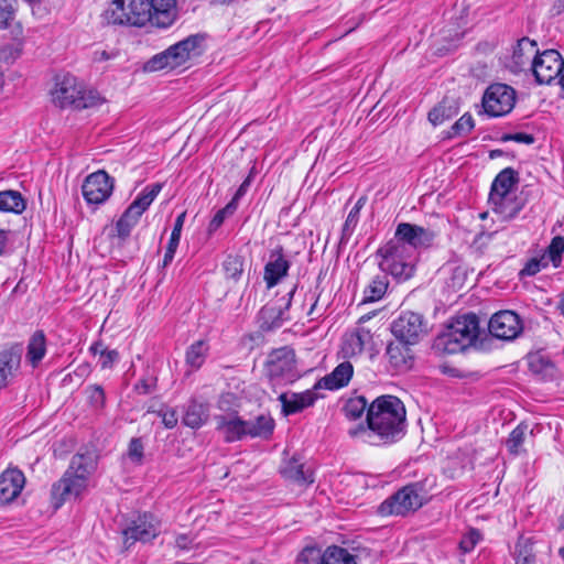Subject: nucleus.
Wrapping results in <instances>:
<instances>
[{
  "mask_svg": "<svg viewBox=\"0 0 564 564\" xmlns=\"http://www.w3.org/2000/svg\"><path fill=\"white\" fill-rule=\"evenodd\" d=\"M564 69V59L555 50L536 53L530 72L539 85L551 84Z\"/></svg>",
  "mask_w": 564,
  "mask_h": 564,
  "instance_id": "12",
  "label": "nucleus"
},
{
  "mask_svg": "<svg viewBox=\"0 0 564 564\" xmlns=\"http://www.w3.org/2000/svg\"><path fill=\"white\" fill-rule=\"evenodd\" d=\"M19 367V358L9 350L0 351V389L8 384L13 370Z\"/></svg>",
  "mask_w": 564,
  "mask_h": 564,
  "instance_id": "38",
  "label": "nucleus"
},
{
  "mask_svg": "<svg viewBox=\"0 0 564 564\" xmlns=\"http://www.w3.org/2000/svg\"><path fill=\"white\" fill-rule=\"evenodd\" d=\"M423 496L417 485H408L387 498L379 507L378 513L382 517L406 516L423 506Z\"/></svg>",
  "mask_w": 564,
  "mask_h": 564,
  "instance_id": "7",
  "label": "nucleus"
},
{
  "mask_svg": "<svg viewBox=\"0 0 564 564\" xmlns=\"http://www.w3.org/2000/svg\"><path fill=\"white\" fill-rule=\"evenodd\" d=\"M46 352V341L44 333L39 330L33 334L28 345V358L32 366H36Z\"/></svg>",
  "mask_w": 564,
  "mask_h": 564,
  "instance_id": "37",
  "label": "nucleus"
},
{
  "mask_svg": "<svg viewBox=\"0 0 564 564\" xmlns=\"http://www.w3.org/2000/svg\"><path fill=\"white\" fill-rule=\"evenodd\" d=\"M274 420L267 414H261L253 420L246 421V436L268 440L274 430Z\"/></svg>",
  "mask_w": 564,
  "mask_h": 564,
  "instance_id": "31",
  "label": "nucleus"
},
{
  "mask_svg": "<svg viewBox=\"0 0 564 564\" xmlns=\"http://www.w3.org/2000/svg\"><path fill=\"white\" fill-rule=\"evenodd\" d=\"M251 181H252V172H250V174L247 176V178L241 183V185L235 193L234 197L229 202V203H234L236 208H238L239 200L245 196V194L249 189Z\"/></svg>",
  "mask_w": 564,
  "mask_h": 564,
  "instance_id": "60",
  "label": "nucleus"
},
{
  "mask_svg": "<svg viewBox=\"0 0 564 564\" xmlns=\"http://www.w3.org/2000/svg\"><path fill=\"white\" fill-rule=\"evenodd\" d=\"M128 456L132 462L141 464L143 458V444L139 438H132L130 441Z\"/></svg>",
  "mask_w": 564,
  "mask_h": 564,
  "instance_id": "56",
  "label": "nucleus"
},
{
  "mask_svg": "<svg viewBox=\"0 0 564 564\" xmlns=\"http://www.w3.org/2000/svg\"><path fill=\"white\" fill-rule=\"evenodd\" d=\"M538 50L535 41L528 37L519 40L508 63L509 69L512 73L530 70Z\"/></svg>",
  "mask_w": 564,
  "mask_h": 564,
  "instance_id": "17",
  "label": "nucleus"
},
{
  "mask_svg": "<svg viewBox=\"0 0 564 564\" xmlns=\"http://www.w3.org/2000/svg\"><path fill=\"white\" fill-rule=\"evenodd\" d=\"M176 249L177 248L170 247V246L166 247L165 254L163 258V267H166L172 262V260L175 256Z\"/></svg>",
  "mask_w": 564,
  "mask_h": 564,
  "instance_id": "64",
  "label": "nucleus"
},
{
  "mask_svg": "<svg viewBox=\"0 0 564 564\" xmlns=\"http://www.w3.org/2000/svg\"><path fill=\"white\" fill-rule=\"evenodd\" d=\"M489 203L492 212L503 221L514 218L522 208L521 204L511 195L489 199Z\"/></svg>",
  "mask_w": 564,
  "mask_h": 564,
  "instance_id": "30",
  "label": "nucleus"
},
{
  "mask_svg": "<svg viewBox=\"0 0 564 564\" xmlns=\"http://www.w3.org/2000/svg\"><path fill=\"white\" fill-rule=\"evenodd\" d=\"M52 100L61 108L73 107L78 110L94 108L104 102L97 90L86 88L83 82L70 74L55 77Z\"/></svg>",
  "mask_w": 564,
  "mask_h": 564,
  "instance_id": "2",
  "label": "nucleus"
},
{
  "mask_svg": "<svg viewBox=\"0 0 564 564\" xmlns=\"http://www.w3.org/2000/svg\"><path fill=\"white\" fill-rule=\"evenodd\" d=\"M191 539L186 534H180L175 539V545L180 550H189Z\"/></svg>",
  "mask_w": 564,
  "mask_h": 564,
  "instance_id": "63",
  "label": "nucleus"
},
{
  "mask_svg": "<svg viewBox=\"0 0 564 564\" xmlns=\"http://www.w3.org/2000/svg\"><path fill=\"white\" fill-rule=\"evenodd\" d=\"M474 119L471 115L464 113L453 126L449 137L465 135L474 129Z\"/></svg>",
  "mask_w": 564,
  "mask_h": 564,
  "instance_id": "49",
  "label": "nucleus"
},
{
  "mask_svg": "<svg viewBox=\"0 0 564 564\" xmlns=\"http://www.w3.org/2000/svg\"><path fill=\"white\" fill-rule=\"evenodd\" d=\"M411 344L397 339L387 346L386 356L392 368L404 371L412 366Z\"/></svg>",
  "mask_w": 564,
  "mask_h": 564,
  "instance_id": "22",
  "label": "nucleus"
},
{
  "mask_svg": "<svg viewBox=\"0 0 564 564\" xmlns=\"http://www.w3.org/2000/svg\"><path fill=\"white\" fill-rule=\"evenodd\" d=\"M17 0L0 1V26H8L9 22L14 18Z\"/></svg>",
  "mask_w": 564,
  "mask_h": 564,
  "instance_id": "51",
  "label": "nucleus"
},
{
  "mask_svg": "<svg viewBox=\"0 0 564 564\" xmlns=\"http://www.w3.org/2000/svg\"><path fill=\"white\" fill-rule=\"evenodd\" d=\"M391 332L397 339L414 345L427 333V325L422 314L408 311L393 321Z\"/></svg>",
  "mask_w": 564,
  "mask_h": 564,
  "instance_id": "11",
  "label": "nucleus"
},
{
  "mask_svg": "<svg viewBox=\"0 0 564 564\" xmlns=\"http://www.w3.org/2000/svg\"><path fill=\"white\" fill-rule=\"evenodd\" d=\"M202 35H189L186 39L171 45L165 51L152 56L144 65L147 72H158L164 68H176L186 62L200 55Z\"/></svg>",
  "mask_w": 564,
  "mask_h": 564,
  "instance_id": "4",
  "label": "nucleus"
},
{
  "mask_svg": "<svg viewBox=\"0 0 564 564\" xmlns=\"http://www.w3.org/2000/svg\"><path fill=\"white\" fill-rule=\"evenodd\" d=\"M226 276L235 281L239 280L243 272V261L239 256H228L224 262Z\"/></svg>",
  "mask_w": 564,
  "mask_h": 564,
  "instance_id": "46",
  "label": "nucleus"
},
{
  "mask_svg": "<svg viewBox=\"0 0 564 564\" xmlns=\"http://www.w3.org/2000/svg\"><path fill=\"white\" fill-rule=\"evenodd\" d=\"M267 375L274 384L293 383L300 378L295 354L291 348L282 347L273 350L267 361Z\"/></svg>",
  "mask_w": 564,
  "mask_h": 564,
  "instance_id": "6",
  "label": "nucleus"
},
{
  "mask_svg": "<svg viewBox=\"0 0 564 564\" xmlns=\"http://www.w3.org/2000/svg\"><path fill=\"white\" fill-rule=\"evenodd\" d=\"M26 207L25 199L17 191L0 192V212L22 214Z\"/></svg>",
  "mask_w": 564,
  "mask_h": 564,
  "instance_id": "35",
  "label": "nucleus"
},
{
  "mask_svg": "<svg viewBox=\"0 0 564 564\" xmlns=\"http://www.w3.org/2000/svg\"><path fill=\"white\" fill-rule=\"evenodd\" d=\"M368 401L362 395L349 398L344 405V413L350 420H357L362 416L365 411H368Z\"/></svg>",
  "mask_w": 564,
  "mask_h": 564,
  "instance_id": "41",
  "label": "nucleus"
},
{
  "mask_svg": "<svg viewBox=\"0 0 564 564\" xmlns=\"http://www.w3.org/2000/svg\"><path fill=\"white\" fill-rule=\"evenodd\" d=\"M232 400H234V394H231V393L221 394L217 402L218 409L221 411L229 410L230 405L232 403Z\"/></svg>",
  "mask_w": 564,
  "mask_h": 564,
  "instance_id": "62",
  "label": "nucleus"
},
{
  "mask_svg": "<svg viewBox=\"0 0 564 564\" xmlns=\"http://www.w3.org/2000/svg\"><path fill=\"white\" fill-rule=\"evenodd\" d=\"M564 252V238L561 236H555L551 243L549 245L544 256L547 261H552L555 267L558 265L561 261L562 253Z\"/></svg>",
  "mask_w": 564,
  "mask_h": 564,
  "instance_id": "47",
  "label": "nucleus"
},
{
  "mask_svg": "<svg viewBox=\"0 0 564 564\" xmlns=\"http://www.w3.org/2000/svg\"><path fill=\"white\" fill-rule=\"evenodd\" d=\"M144 3V25L150 23L159 29L170 28L176 20V0H142Z\"/></svg>",
  "mask_w": 564,
  "mask_h": 564,
  "instance_id": "14",
  "label": "nucleus"
},
{
  "mask_svg": "<svg viewBox=\"0 0 564 564\" xmlns=\"http://www.w3.org/2000/svg\"><path fill=\"white\" fill-rule=\"evenodd\" d=\"M478 334L479 321L476 314L457 316L437 336L434 347L449 355L458 354L470 347L477 340Z\"/></svg>",
  "mask_w": 564,
  "mask_h": 564,
  "instance_id": "3",
  "label": "nucleus"
},
{
  "mask_svg": "<svg viewBox=\"0 0 564 564\" xmlns=\"http://www.w3.org/2000/svg\"><path fill=\"white\" fill-rule=\"evenodd\" d=\"M547 263L549 261L544 254L541 258H532L525 263L520 274L527 276L535 275L542 269L546 268Z\"/></svg>",
  "mask_w": 564,
  "mask_h": 564,
  "instance_id": "52",
  "label": "nucleus"
},
{
  "mask_svg": "<svg viewBox=\"0 0 564 564\" xmlns=\"http://www.w3.org/2000/svg\"><path fill=\"white\" fill-rule=\"evenodd\" d=\"M296 564H324V552L314 545L305 546L297 555Z\"/></svg>",
  "mask_w": 564,
  "mask_h": 564,
  "instance_id": "44",
  "label": "nucleus"
},
{
  "mask_svg": "<svg viewBox=\"0 0 564 564\" xmlns=\"http://www.w3.org/2000/svg\"><path fill=\"white\" fill-rule=\"evenodd\" d=\"M113 0L105 10L102 17L108 24L115 25H144V3L142 0Z\"/></svg>",
  "mask_w": 564,
  "mask_h": 564,
  "instance_id": "8",
  "label": "nucleus"
},
{
  "mask_svg": "<svg viewBox=\"0 0 564 564\" xmlns=\"http://www.w3.org/2000/svg\"><path fill=\"white\" fill-rule=\"evenodd\" d=\"M113 191V180L105 172L97 171L89 174L83 185V196L88 204L99 205L105 203Z\"/></svg>",
  "mask_w": 564,
  "mask_h": 564,
  "instance_id": "15",
  "label": "nucleus"
},
{
  "mask_svg": "<svg viewBox=\"0 0 564 564\" xmlns=\"http://www.w3.org/2000/svg\"><path fill=\"white\" fill-rule=\"evenodd\" d=\"M528 430L527 425L519 424L516 429H513L506 441V446L510 454L518 455L521 451L525 438V432Z\"/></svg>",
  "mask_w": 564,
  "mask_h": 564,
  "instance_id": "43",
  "label": "nucleus"
},
{
  "mask_svg": "<svg viewBox=\"0 0 564 564\" xmlns=\"http://www.w3.org/2000/svg\"><path fill=\"white\" fill-rule=\"evenodd\" d=\"M435 232L429 228L410 223H400L397 226L394 237L395 243H400L419 257L421 249H427L435 239Z\"/></svg>",
  "mask_w": 564,
  "mask_h": 564,
  "instance_id": "10",
  "label": "nucleus"
},
{
  "mask_svg": "<svg viewBox=\"0 0 564 564\" xmlns=\"http://www.w3.org/2000/svg\"><path fill=\"white\" fill-rule=\"evenodd\" d=\"M354 375V367L349 361L340 362L330 373L322 378L316 387L327 390H337L346 387Z\"/></svg>",
  "mask_w": 564,
  "mask_h": 564,
  "instance_id": "23",
  "label": "nucleus"
},
{
  "mask_svg": "<svg viewBox=\"0 0 564 564\" xmlns=\"http://www.w3.org/2000/svg\"><path fill=\"white\" fill-rule=\"evenodd\" d=\"M490 334L502 340L517 338L523 329L518 314L512 311H500L492 315L488 325Z\"/></svg>",
  "mask_w": 564,
  "mask_h": 564,
  "instance_id": "16",
  "label": "nucleus"
},
{
  "mask_svg": "<svg viewBox=\"0 0 564 564\" xmlns=\"http://www.w3.org/2000/svg\"><path fill=\"white\" fill-rule=\"evenodd\" d=\"M140 215L132 209L127 208L122 216L116 223L117 235L121 239L130 236L132 228L138 224Z\"/></svg>",
  "mask_w": 564,
  "mask_h": 564,
  "instance_id": "40",
  "label": "nucleus"
},
{
  "mask_svg": "<svg viewBox=\"0 0 564 564\" xmlns=\"http://www.w3.org/2000/svg\"><path fill=\"white\" fill-rule=\"evenodd\" d=\"M366 202H367L366 196L359 197V199L356 202L355 206L349 212V214L345 220V224L343 226V236L344 237H349L352 234V231L355 230V228L358 224V220H359L360 210L365 206Z\"/></svg>",
  "mask_w": 564,
  "mask_h": 564,
  "instance_id": "42",
  "label": "nucleus"
},
{
  "mask_svg": "<svg viewBox=\"0 0 564 564\" xmlns=\"http://www.w3.org/2000/svg\"><path fill=\"white\" fill-rule=\"evenodd\" d=\"M518 183V174L512 167H506L494 180L489 199L511 195L512 187Z\"/></svg>",
  "mask_w": 564,
  "mask_h": 564,
  "instance_id": "27",
  "label": "nucleus"
},
{
  "mask_svg": "<svg viewBox=\"0 0 564 564\" xmlns=\"http://www.w3.org/2000/svg\"><path fill=\"white\" fill-rule=\"evenodd\" d=\"M459 112V104L457 99L445 97L429 112V120L433 126H440L451 120Z\"/></svg>",
  "mask_w": 564,
  "mask_h": 564,
  "instance_id": "28",
  "label": "nucleus"
},
{
  "mask_svg": "<svg viewBox=\"0 0 564 564\" xmlns=\"http://www.w3.org/2000/svg\"><path fill=\"white\" fill-rule=\"evenodd\" d=\"M295 291H296V285H294V286L292 288V290L288 293V295H286L288 297L285 299L284 306H283V307H280V310H279V318H280L281 321H286V319H289V317H285V316H284V311H288V310L290 308V306H291V302H292V297H293V295H294Z\"/></svg>",
  "mask_w": 564,
  "mask_h": 564,
  "instance_id": "61",
  "label": "nucleus"
},
{
  "mask_svg": "<svg viewBox=\"0 0 564 564\" xmlns=\"http://www.w3.org/2000/svg\"><path fill=\"white\" fill-rule=\"evenodd\" d=\"M372 339L370 330L359 327L344 338L341 351L345 357H354L362 352L365 346Z\"/></svg>",
  "mask_w": 564,
  "mask_h": 564,
  "instance_id": "26",
  "label": "nucleus"
},
{
  "mask_svg": "<svg viewBox=\"0 0 564 564\" xmlns=\"http://www.w3.org/2000/svg\"><path fill=\"white\" fill-rule=\"evenodd\" d=\"M159 415L162 419V423L166 429H173L178 422L176 411L174 409H162L159 411Z\"/></svg>",
  "mask_w": 564,
  "mask_h": 564,
  "instance_id": "58",
  "label": "nucleus"
},
{
  "mask_svg": "<svg viewBox=\"0 0 564 564\" xmlns=\"http://www.w3.org/2000/svg\"><path fill=\"white\" fill-rule=\"evenodd\" d=\"M87 481L83 475H77L73 469L65 471L64 476L53 485V496L65 501L70 497H78L87 487Z\"/></svg>",
  "mask_w": 564,
  "mask_h": 564,
  "instance_id": "18",
  "label": "nucleus"
},
{
  "mask_svg": "<svg viewBox=\"0 0 564 564\" xmlns=\"http://www.w3.org/2000/svg\"><path fill=\"white\" fill-rule=\"evenodd\" d=\"M516 104V90L506 84L490 85L482 96V107L490 117H502L509 113Z\"/></svg>",
  "mask_w": 564,
  "mask_h": 564,
  "instance_id": "9",
  "label": "nucleus"
},
{
  "mask_svg": "<svg viewBox=\"0 0 564 564\" xmlns=\"http://www.w3.org/2000/svg\"><path fill=\"white\" fill-rule=\"evenodd\" d=\"M208 405L191 400L185 408L183 423L191 429L202 427L208 420Z\"/></svg>",
  "mask_w": 564,
  "mask_h": 564,
  "instance_id": "29",
  "label": "nucleus"
},
{
  "mask_svg": "<svg viewBox=\"0 0 564 564\" xmlns=\"http://www.w3.org/2000/svg\"><path fill=\"white\" fill-rule=\"evenodd\" d=\"M479 539V532L473 529L462 538L459 542V549L462 550L463 553H468L474 550Z\"/></svg>",
  "mask_w": 564,
  "mask_h": 564,
  "instance_id": "53",
  "label": "nucleus"
},
{
  "mask_svg": "<svg viewBox=\"0 0 564 564\" xmlns=\"http://www.w3.org/2000/svg\"><path fill=\"white\" fill-rule=\"evenodd\" d=\"M503 141H514L518 143H524V144H532L534 142V137L530 133L525 132H516V133H509L505 134L502 137Z\"/></svg>",
  "mask_w": 564,
  "mask_h": 564,
  "instance_id": "59",
  "label": "nucleus"
},
{
  "mask_svg": "<svg viewBox=\"0 0 564 564\" xmlns=\"http://www.w3.org/2000/svg\"><path fill=\"white\" fill-rule=\"evenodd\" d=\"M162 189V185L159 183L147 186L138 195V197L129 205L128 208L132 209L140 216L149 208L155 197Z\"/></svg>",
  "mask_w": 564,
  "mask_h": 564,
  "instance_id": "36",
  "label": "nucleus"
},
{
  "mask_svg": "<svg viewBox=\"0 0 564 564\" xmlns=\"http://www.w3.org/2000/svg\"><path fill=\"white\" fill-rule=\"evenodd\" d=\"M516 564H535L532 545L528 540L520 539L516 546Z\"/></svg>",
  "mask_w": 564,
  "mask_h": 564,
  "instance_id": "45",
  "label": "nucleus"
},
{
  "mask_svg": "<svg viewBox=\"0 0 564 564\" xmlns=\"http://www.w3.org/2000/svg\"><path fill=\"white\" fill-rule=\"evenodd\" d=\"M184 220H185V213H182L175 219L174 227H173L167 246L174 247V248L178 247Z\"/></svg>",
  "mask_w": 564,
  "mask_h": 564,
  "instance_id": "55",
  "label": "nucleus"
},
{
  "mask_svg": "<svg viewBox=\"0 0 564 564\" xmlns=\"http://www.w3.org/2000/svg\"><path fill=\"white\" fill-rule=\"evenodd\" d=\"M324 564H357L354 555L340 546H328L324 552Z\"/></svg>",
  "mask_w": 564,
  "mask_h": 564,
  "instance_id": "39",
  "label": "nucleus"
},
{
  "mask_svg": "<svg viewBox=\"0 0 564 564\" xmlns=\"http://www.w3.org/2000/svg\"><path fill=\"white\" fill-rule=\"evenodd\" d=\"M377 257L380 258V270L389 272L394 278L408 280L414 273L417 256L402 245L395 243L393 238L378 249Z\"/></svg>",
  "mask_w": 564,
  "mask_h": 564,
  "instance_id": "5",
  "label": "nucleus"
},
{
  "mask_svg": "<svg viewBox=\"0 0 564 564\" xmlns=\"http://www.w3.org/2000/svg\"><path fill=\"white\" fill-rule=\"evenodd\" d=\"M237 208L234 203H228L224 208L219 209L208 225V232L216 231L225 221L227 216L232 215Z\"/></svg>",
  "mask_w": 564,
  "mask_h": 564,
  "instance_id": "50",
  "label": "nucleus"
},
{
  "mask_svg": "<svg viewBox=\"0 0 564 564\" xmlns=\"http://www.w3.org/2000/svg\"><path fill=\"white\" fill-rule=\"evenodd\" d=\"M209 351V345L206 340L199 339L197 341H194L187 349L185 354V362L188 367H191L194 370L199 369Z\"/></svg>",
  "mask_w": 564,
  "mask_h": 564,
  "instance_id": "34",
  "label": "nucleus"
},
{
  "mask_svg": "<svg viewBox=\"0 0 564 564\" xmlns=\"http://www.w3.org/2000/svg\"><path fill=\"white\" fill-rule=\"evenodd\" d=\"M88 398L95 408H102L105 404V392L100 386H90L88 388Z\"/></svg>",
  "mask_w": 564,
  "mask_h": 564,
  "instance_id": "57",
  "label": "nucleus"
},
{
  "mask_svg": "<svg viewBox=\"0 0 564 564\" xmlns=\"http://www.w3.org/2000/svg\"><path fill=\"white\" fill-rule=\"evenodd\" d=\"M119 359V352L116 349H101L98 362L102 369L111 368Z\"/></svg>",
  "mask_w": 564,
  "mask_h": 564,
  "instance_id": "54",
  "label": "nucleus"
},
{
  "mask_svg": "<svg viewBox=\"0 0 564 564\" xmlns=\"http://www.w3.org/2000/svg\"><path fill=\"white\" fill-rule=\"evenodd\" d=\"M290 269V262L284 258L281 251L272 253L269 262L264 267L263 279L268 289L275 286L284 278Z\"/></svg>",
  "mask_w": 564,
  "mask_h": 564,
  "instance_id": "25",
  "label": "nucleus"
},
{
  "mask_svg": "<svg viewBox=\"0 0 564 564\" xmlns=\"http://www.w3.org/2000/svg\"><path fill=\"white\" fill-rule=\"evenodd\" d=\"M280 473L284 479L299 486H307L314 482L312 470L296 456L284 460L280 467Z\"/></svg>",
  "mask_w": 564,
  "mask_h": 564,
  "instance_id": "20",
  "label": "nucleus"
},
{
  "mask_svg": "<svg viewBox=\"0 0 564 564\" xmlns=\"http://www.w3.org/2000/svg\"><path fill=\"white\" fill-rule=\"evenodd\" d=\"M159 532V521L152 514L143 513L132 520L122 531L123 544L126 549H129L135 542H150L158 536Z\"/></svg>",
  "mask_w": 564,
  "mask_h": 564,
  "instance_id": "13",
  "label": "nucleus"
},
{
  "mask_svg": "<svg viewBox=\"0 0 564 564\" xmlns=\"http://www.w3.org/2000/svg\"><path fill=\"white\" fill-rule=\"evenodd\" d=\"M317 395L313 390L304 392H284L279 395V401L282 405V413L288 416L314 404Z\"/></svg>",
  "mask_w": 564,
  "mask_h": 564,
  "instance_id": "21",
  "label": "nucleus"
},
{
  "mask_svg": "<svg viewBox=\"0 0 564 564\" xmlns=\"http://www.w3.org/2000/svg\"><path fill=\"white\" fill-rule=\"evenodd\" d=\"M25 477L17 468L6 469L0 475V505H7L13 501L23 489Z\"/></svg>",
  "mask_w": 564,
  "mask_h": 564,
  "instance_id": "19",
  "label": "nucleus"
},
{
  "mask_svg": "<svg viewBox=\"0 0 564 564\" xmlns=\"http://www.w3.org/2000/svg\"><path fill=\"white\" fill-rule=\"evenodd\" d=\"M22 53V43L12 42L0 46V61L7 64L13 63Z\"/></svg>",
  "mask_w": 564,
  "mask_h": 564,
  "instance_id": "48",
  "label": "nucleus"
},
{
  "mask_svg": "<svg viewBox=\"0 0 564 564\" xmlns=\"http://www.w3.org/2000/svg\"><path fill=\"white\" fill-rule=\"evenodd\" d=\"M217 430L224 434L226 442H236L246 436V421L240 417L216 415Z\"/></svg>",
  "mask_w": 564,
  "mask_h": 564,
  "instance_id": "24",
  "label": "nucleus"
},
{
  "mask_svg": "<svg viewBox=\"0 0 564 564\" xmlns=\"http://www.w3.org/2000/svg\"><path fill=\"white\" fill-rule=\"evenodd\" d=\"M97 466V456L94 452L78 453L73 456L68 469L75 474L83 475L86 479L95 471Z\"/></svg>",
  "mask_w": 564,
  "mask_h": 564,
  "instance_id": "33",
  "label": "nucleus"
},
{
  "mask_svg": "<svg viewBox=\"0 0 564 564\" xmlns=\"http://www.w3.org/2000/svg\"><path fill=\"white\" fill-rule=\"evenodd\" d=\"M388 273L381 270L376 274L364 290V303H372L380 301L387 293L389 288Z\"/></svg>",
  "mask_w": 564,
  "mask_h": 564,
  "instance_id": "32",
  "label": "nucleus"
},
{
  "mask_svg": "<svg viewBox=\"0 0 564 564\" xmlns=\"http://www.w3.org/2000/svg\"><path fill=\"white\" fill-rule=\"evenodd\" d=\"M406 410L395 395L384 394L376 398L368 406L367 426L359 425L349 430L352 437L360 436L370 445H389L405 435Z\"/></svg>",
  "mask_w": 564,
  "mask_h": 564,
  "instance_id": "1",
  "label": "nucleus"
}]
</instances>
